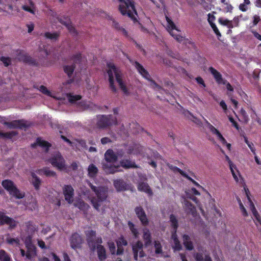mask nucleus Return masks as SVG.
<instances>
[{"label": "nucleus", "mask_w": 261, "mask_h": 261, "mask_svg": "<svg viewBox=\"0 0 261 261\" xmlns=\"http://www.w3.org/2000/svg\"><path fill=\"white\" fill-rule=\"evenodd\" d=\"M106 163L103 164V168L107 173H113L118 171L120 165L126 168L134 167V163L128 160L119 161L120 157L116 155L112 150H108L105 154Z\"/></svg>", "instance_id": "nucleus-1"}, {"label": "nucleus", "mask_w": 261, "mask_h": 261, "mask_svg": "<svg viewBox=\"0 0 261 261\" xmlns=\"http://www.w3.org/2000/svg\"><path fill=\"white\" fill-rule=\"evenodd\" d=\"M107 74L109 77V81L111 87L113 90L116 89L114 86L115 81L118 83L119 86L125 94L129 93L128 88L121 79V75L120 74L119 70L112 63L108 65Z\"/></svg>", "instance_id": "nucleus-2"}, {"label": "nucleus", "mask_w": 261, "mask_h": 261, "mask_svg": "<svg viewBox=\"0 0 261 261\" xmlns=\"http://www.w3.org/2000/svg\"><path fill=\"white\" fill-rule=\"evenodd\" d=\"M86 236L87 237V241L89 247L92 250L96 248L97 251L98 257L100 260L106 258V250L102 246L100 245L102 241L101 239L95 240V232L92 230H88L86 231Z\"/></svg>", "instance_id": "nucleus-3"}, {"label": "nucleus", "mask_w": 261, "mask_h": 261, "mask_svg": "<svg viewBox=\"0 0 261 261\" xmlns=\"http://www.w3.org/2000/svg\"><path fill=\"white\" fill-rule=\"evenodd\" d=\"M119 10L123 15H127L134 21H137V14L134 2L132 0H119Z\"/></svg>", "instance_id": "nucleus-4"}, {"label": "nucleus", "mask_w": 261, "mask_h": 261, "mask_svg": "<svg viewBox=\"0 0 261 261\" xmlns=\"http://www.w3.org/2000/svg\"><path fill=\"white\" fill-rule=\"evenodd\" d=\"M91 188L95 192L96 198L95 197H89L91 200L93 206L96 210L98 209L101 203L106 200L107 197V189L105 187H99L97 188L96 187L90 184Z\"/></svg>", "instance_id": "nucleus-5"}, {"label": "nucleus", "mask_w": 261, "mask_h": 261, "mask_svg": "<svg viewBox=\"0 0 261 261\" xmlns=\"http://www.w3.org/2000/svg\"><path fill=\"white\" fill-rule=\"evenodd\" d=\"M170 221L172 227L171 231V246L174 251H179L182 249V245L180 244L177 234L176 230L178 227L177 220L173 215L170 217Z\"/></svg>", "instance_id": "nucleus-6"}, {"label": "nucleus", "mask_w": 261, "mask_h": 261, "mask_svg": "<svg viewBox=\"0 0 261 261\" xmlns=\"http://www.w3.org/2000/svg\"><path fill=\"white\" fill-rule=\"evenodd\" d=\"M2 185L9 192L10 195L17 198H22L24 196V193L19 191L14 182L11 180L6 179L3 180Z\"/></svg>", "instance_id": "nucleus-7"}, {"label": "nucleus", "mask_w": 261, "mask_h": 261, "mask_svg": "<svg viewBox=\"0 0 261 261\" xmlns=\"http://www.w3.org/2000/svg\"><path fill=\"white\" fill-rule=\"evenodd\" d=\"M244 190L245 193V195L247 198V199L248 200V203H249L250 209L251 211L253 216L254 218V221L257 226L259 224L261 225L260 217L259 214L258 213L257 211H256L254 204L251 200V199L249 197V190L245 185L244 186Z\"/></svg>", "instance_id": "nucleus-8"}, {"label": "nucleus", "mask_w": 261, "mask_h": 261, "mask_svg": "<svg viewBox=\"0 0 261 261\" xmlns=\"http://www.w3.org/2000/svg\"><path fill=\"white\" fill-rule=\"evenodd\" d=\"M49 161L54 167L60 170L66 169L64 160L59 152H56Z\"/></svg>", "instance_id": "nucleus-9"}, {"label": "nucleus", "mask_w": 261, "mask_h": 261, "mask_svg": "<svg viewBox=\"0 0 261 261\" xmlns=\"http://www.w3.org/2000/svg\"><path fill=\"white\" fill-rule=\"evenodd\" d=\"M167 22V29L170 34L178 42H181L184 38L179 34V31L176 28L173 22L168 17H166Z\"/></svg>", "instance_id": "nucleus-10"}, {"label": "nucleus", "mask_w": 261, "mask_h": 261, "mask_svg": "<svg viewBox=\"0 0 261 261\" xmlns=\"http://www.w3.org/2000/svg\"><path fill=\"white\" fill-rule=\"evenodd\" d=\"M24 241L27 249L26 258L30 260H33L37 254L36 247L32 243L31 237L29 236L27 237L24 239Z\"/></svg>", "instance_id": "nucleus-11"}, {"label": "nucleus", "mask_w": 261, "mask_h": 261, "mask_svg": "<svg viewBox=\"0 0 261 261\" xmlns=\"http://www.w3.org/2000/svg\"><path fill=\"white\" fill-rule=\"evenodd\" d=\"M116 123L117 120L115 117L100 116L98 117L97 125L99 127L102 128Z\"/></svg>", "instance_id": "nucleus-12"}, {"label": "nucleus", "mask_w": 261, "mask_h": 261, "mask_svg": "<svg viewBox=\"0 0 261 261\" xmlns=\"http://www.w3.org/2000/svg\"><path fill=\"white\" fill-rule=\"evenodd\" d=\"M218 22L222 25L228 28L229 29L228 33H230L231 32V29L239 25V18L238 17H235L232 20H229L224 17H220L218 19Z\"/></svg>", "instance_id": "nucleus-13"}, {"label": "nucleus", "mask_w": 261, "mask_h": 261, "mask_svg": "<svg viewBox=\"0 0 261 261\" xmlns=\"http://www.w3.org/2000/svg\"><path fill=\"white\" fill-rule=\"evenodd\" d=\"M143 243L140 241H138L132 245L134 258L136 260L137 259L138 256L142 257L145 255L144 252L143 251Z\"/></svg>", "instance_id": "nucleus-14"}, {"label": "nucleus", "mask_w": 261, "mask_h": 261, "mask_svg": "<svg viewBox=\"0 0 261 261\" xmlns=\"http://www.w3.org/2000/svg\"><path fill=\"white\" fill-rule=\"evenodd\" d=\"M7 224L10 229L14 228L17 225V222L0 212V224Z\"/></svg>", "instance_id": "nucleus-15"}, {"label": "nucleus", "mask_w": 261, "mask_h": 261, "mask_svg": "<svg viewBox=\"0 0 261 261\" xmlns=\"http://www.w3.org/2000/svg\"><path fill=\"white\" fill-rule=\"evenodd\" d=\"M63 193L65 200L68 203H72L73 200V196L74 194V190L70 186H65L63 189Z\"/></svg>", "instance_id": "nucleus-16"}, {"label": "nucleus", "mask_w": 261, "mask_h": 261, "mask_svg": "<svg viewBox=\"0 0 261 261\" xmlns=\"http://www.w3.org/2000/svg\"><path fill=\"white\" fill-rule=\"evenodd\" d=\"M83 242V240L77 233L73 234L70 238V245L73 249L80 247Z\"/></svg>", "instance_id": "nucleus-17"}, {"label": "nucleus", "mask_w": 261, "mask_h": 261, "mask_svg": "<svg viewBox=\"0 0 261 261\" xmlns=\"http://www.w3.org/2000/svg\"><path fill=\"white\" fill-rule=\"evenodd\" d=\"M135 212L142 224L147 225L148 223V221L143 208L141 207H137L135 209Z\"/></svg>", "instance_id": "nucleus-18"}, {"label": "nucleus", "mask_w": 261, "mask_h": 261, "mask_svg": "<svg viewBox=\"0 0 261 261\" xmlns=\"http://www.w3.org/2000/svg\"><path fill=\"white\" fill-rule=\"evenodd\" d=\"M61 23L64 25L69 32L74 33L75 29L68 17L62 16L57 18Z\"/></svg>", "instance_id": "nucleus-19"}, {"label": "nucleus", "mask_w": 261, "mask_h": 261, "mask_svg": "<svg viewBox=\"0 0 261 261\" xmlns=\"http://www.w3.org/2000/svg\"><path fill=\"white\" fill-rule=\"evenodd\" d=\"M0 122L7 125L9 128L22 127L23 123L22 121L15 120L11 122H7L5 121V118L0 117Z\"/></svg>", "instance_id": "nucleus-20"}, {"label": "nucleus", "mask_w": 261, "mask_h": 261, "mask_svg": "<svg viewBox=\"0 0 261 261\" xmlns=\"http://www.w3.org/2000/svg\"><path fill=\"white\" fill-rule=\"evenodd\" d=\"M208 70L211 72V73L213 75L214 77L215 78L216 81L217 82L218 84H225V81L223 79L222 75L217 70H216L213 67H211L209 68Z\"/></svg>", "instance_id": "nucleus-21"}, {"label": "nucleus", "mask_w": 261, "mask_h": 261, "mask_svg": "<svg viewBox=\"0 0 261 261\" xmlns=\"http://www.w3.org/2000/svg\"><path fill=\"white\" fill-rule=\"evenodd\" d=\"M79 108L83 110H95L97 109V107L90 101H82L79 103Z\"/></svg>", "instance_id": "nucleus-22"}, {"label": "nucleus", "mask_w": 261, "mask_h": 261, "mask_svg": "<svg viewBox=\"0 0 261 261\" xmlns=\"http://www.w3.org/2000/svg\"><path fill=\"white\" fill-rule=\"evenodd\" d=\"M182 241L186 249L188 250H192L193 249V243L191 238L189 236L186 234H184L182 236Z\"/></svg>", "instance_id": "nucleus-23"}, {"label": "nucleus", "mask_w": 261, "mask_h": 261, "mask_svg": "<svg viewBox=\"0 0 261 261\" xmlns=\"http://www.w3.org/2000/svg\"><path fill=\"white\" fill-rule=\"evenodd\" d=\"M36 88H37L39 91H40L41 92H42L43 94H44L47 96H50L51 97L54 98L56 99L57 100H61L62 99V97H58L56 95H55L54 93L49 91L47 90L46 87L43 85H41L39 86H36Z\"/></svg>", "instance_id": "nucleus-24"}, {"label": "nucleus", "mask_w": 261, "mask_h": 261, "mask_svg": "<svg viewBox=\"0 0 261 261\" xmlns=\"http://www.w3.org/2000/svg\"><path fill=\"white\" fill-rule=\"evenodd\" d=\"M118 249L117 250V254H121L123 252V249L122 247L123 246H126L127 242L126 240L122 237L118 238L116 241Z\"/></svg>", "instance_id": "nucleus-25"}, {"label": "nucleus", "mask_w": 261, "mask_h": 261, "mask_svg": "<svg viewBox=\"0 0 261 261\" xmlns=\"http://www.w3.org/2000/svg\"><path fill=\"white\" fill-rule=\"evenodd\" d=\"M134 65L138 72L144 77L145 79L150 80V75L148 72L140 65L139 63L136 62Z\"/></svg>", "instance_id": "nucleus-26"}, {"label": "nucleus", "mask_w": 261, "mask_h": 261, "mask_svg": "<svg viewBox=\"0 0 261 261\" xmlns=\"http://www.w3.org/2000/svg\"><path fill=\"white\" fill-rule=\"evenodd\" d=\"M143 239L145 246H148L151 244V233L148 228H145L143 229Z\"/></svg>", "instance_id": "nucleus-27"}, {"label": "nucleus", "mask_w": 261, "mask_h": 261, "mask_svg": "<svg viewBox=\"0 0 261 261\" xmlns=\"http://www.w3.org/2000/svg\"><path fill=\"white\" fill-rule=\"evenodd\" d=\"M207 20L208 22L210 23L211 27L212 28L213 31L218 36H221L220 33L219 31V30L218 29L217 27H216V24L214 23V21L215 20V16L211 13H209L207 15Z\"/></svg>", "instance_id": "nucleus-28"}, {"label": "nucleus", "mask_w": 261, "mask_h": 261, "mask_svg": "<svg viewBox=\"0 0 261 261\" xmlns=\"http://www.w3.org/2000/svg\"><path fill=\"white\" fill-rule=\"evenodd\" d=\"M36 173L40 175H45L47 176H55L56 173L53 171L49 170L47 168L38 169L36 171Z\"/></svg>", "instance_id": "nucleus-29"}, {"label": "nucleus", "mask_w": 261, "mask_h": 261, "mask_svg": "<svg viewBox=\"0 0 261 261\" xmlns=\"http://www.w3.org/2000/svg\"><path fill=\"white\" fill-rule=\"evenodd\" d=\"M184 207L188 213H191L192 215L194 216L195 212V208L191 203L186 199H185L184 202Z\"/></svg>", "instance_id": "nucleus-30"}, {"label": "nucleus", "mask_w": 261, "mask_h": 261, "mask_svg": "<svg viewBox=\"0 0 261 261\" xmlns=\"http://www.w3.org/2000/svg\"><path fill=\"white\" fill-rule=\"evenodd\" d=\"M34 147L39 146L43 148H45V151H47L48 150L49 147L50 146V145L48 142L42 140L41 139H38L37 140L36 143L33 145Z\"/></svg>", "instance_id": "nucleus-31"}, {"label": "nucleus", "mask_w": 261, "mask_h": 261, "mask_svg": "<svg viewBox=\"0 0 261 261\" xmlns=\"http://www.w3.org/2000/svg\"><path fill=\"white\" fill-rule=\"evenodd\" d=\"M74 205L83 211H86L89 208L88 205L81 199L76 200L74 202Z\"/></svg>", "instance_id": "nucleus-32"}, {"label": "nucleus", "mask_w": 261, "mask_h": 261, "mask_svg": "<svg viewBox=\"0 0 261 261\" xmlns=\"http://www.w3.org/2000/svg\"><path fill=\"white\" fill-rule=\"evenodd\" d=\"M114 185L117 191H120L126 189V185L124 182L121 180H115Z\"/></svg>", "instance_id": "nucleus-33"}, {"label": "nucleus", "mask_w": 261, "mask_h": 261, "mask_svg": "<svg viewBox=\"0 0 261 261\" xmlns=\"http://www.w3.org/2000/svg\"><path fill=\"white\" fill-rule=\"evenodd\" d=\"M6 241L7 243L13 246H19L20 242L19 239L11 238L9 234L6 235Z\"/></svg>", "instance_id": "nucleus-34"}, {"label": "nucleus", "mask_w": 261, "mask_h": 261, "mask_svg": "<svg viewBox=\"0 0 261 261\" xmlns=\"http://www.w3.org/2000/svg\"><path fill=\"white\" fill-rule=\"evenodd\" d=\"M175 171H177L179 172L181 175H182L183 176L185 177L189 180H191L196 186L199 188H202V187L196 181L192 179L190 177H189L186 173H185L184 171H181L180 169L177 168H175Z\"/></svg>", "instance_id": "nucleus-35"}, {"label": "nucleus", "mask_w": 261, "mask_h": 261, "mask_svg": "<svg viewBox=\"0 0 261 261\" xmlns=\"http://www.w3.org/2000/svg\"><path fill=\"white\" fill-rule=\"evenodd\" d=\"M138 189L139 191H143L148 193V194H151L152 193L149 186L145 182L139 184L138 187Z\"/></svg>", "instance_id": "nucleus-36"}, {"label": "nucleus", "mask_w": 261, "mask_h": 261, "mask_svg": "<svg viewBox=\"0 0 261 261\" xmlns=\"http://www.w3.org/2000/svg\"><path fill=\"white\" fill-rule=\"evenodd\" d=\"M31 176L32 177V182L34 185V187L36 189H39L40 184H41V180L35 174V173L32 172L31 173Z\"/></svg>", "instance_id": "nucleus-37"}, {"label": "nucleus", "mask_w": 261, "mask_h": 261, "mask_svg": "<svg viewBox=\"0 0 261 261\" xmlns=\"http://www.w3.org/2000/svg\"><path fill=\"white\" fill-rule=\"evenodd\" d=\"M0 261H12V259L5 250H0Z\"/></svg>", "instance_id": "nucleus-38"}, {"label": "nucleus", "mask_w": 261, "mask_h": 261, "mask_svg": "<svg viewBox=\"0 0 261 261\" xmlns=\"http://www.w3.org/2000/svg\"><path fill=\"white\" fill-rule=\"evenodd\" d=\"M128 225L130 230L131 231L132 233L133 234L134 237L136 238H138L139 235V233L135 225L133 223L128 222Z\"/></svg>", "instance_id": "nucleus-39"}, {"label": "nucleus", "mask_w": 261, "mask_h": 261, "mask_svg": "<svg viewBox=\"0 0 261 261\" xmlns=\"http://www.w3.org/2000/svg\"><path fill=\"white\" fill-rule=\"evenodd\" d=\"M240 120L243 122L244 123H247L249 120L248 116L245 112V111L243 109H241L240 113Z\"/></svg>", "instance_id": "nucleus-40"}, {"label": "nucleus", "mask_w": 261, "mask_h": 261, "mask_svg": "<svg viewBox=\"0 0 261 261\" xmlns=\"http://www.w3.org/2000/svg\"><path fill=\"white\" fill-rule=\"evenodd\" d=\"M195 257L197 261H212L208 255H205L203 257V255L199 253H196Z\"/></svg>", "instance_id": "nucleus-41"}, {"label": "nucleus", "mask_w": 261, "mask_h": 261, "mask_svg": "<svg viewBox=\"0 0 261 261\" xmlns=\"http://www.w3.org/2000/svg\"><path fill=\"white\" fill-rule=\"evenodd\" d=\"M22 8L24 10L29 12L32 14L35 13V7L32 1L30 3V6L23 5Z\"/></svg>", "instance_id": "nucleus-42"}, {"label": "nucleus", "mask_w": 261, "mask_h": 261, "mask_svg": "<svg viewBox=\"0 0 261 261\" xmlns=\"http://www.w3.org/2000/svg\"><path fill=\"white\" fill-rule=\"evenodd\" d=\"M88 174L90 177H93L97 172V168L93 164L90 165L88 167Z\"/></svg>", "instance_id": "nucleus-43"}, {"label": "nucleus", "mask_w": 261, "mask_h": 261, "mask_svg": "<svg viewBox=\"0 0 261 261\" xmlns=\"http://www.w3.org/2000/svg\"><path fill=\"white\" fill-rule=\"evenodd\" d=\"M74 65L73 64L67 65L64 67V71L68 75H71L74 69Z\"/></svg>", "instance_id": "nucleus-44"}, {"label": "nucleus", "mask_w": 261, "mask_h": 261, "mask_svg": "<svg viewBox=\"0 0 261 261\" xmlns=\"http://www.w3.org/2000/svg\"><path fill=\"white\" fill-rule=\"evenodd\" d=\"M112 25L115 28L120 31V32H121L123 35L125 36L127 35V31L124 28L121 27L118 22L115 21H113Z\"/></svg>", "instance_id": "nucleus-45"}, {"label": "nucleus", "mask_w": 261, "mask_h": 261, "mask_svg": "<svg viewBox=\"0 0 261 261\" xmlns=\"http://www.w3.org/2000/svg\"><path fill=\"white\" fill-rule=\"evenodd\" d=\"M206 124H207V127L210 130V132L216 136L219 134L220 133V132L213 125H212L210 123H209L207 121H206Z\"/></svg>", "instance_id": "nucleus-46"}, {"label": "nucleus", "mask_w": 261, "mask_h": 261, "mask_svg": "<svg viewBox=\"0 0 261 261\" xmlns=\"http://www.w3.org/2000/svg\"><path fill=\"white\" fill-rule=\"evenodd\" d=\"M66 96L68 98V100L71 103L75 102L77 100H80L81 98V97L80 95H72L70 94H67Z\"/></svg>", "instance_id": "nucleus-47"}, {"label": "nucleus", "mask_w": 261, "mask_h": 261, "mask_svg": "<svg viewBox=\"0 0 261 261\" xmlns=\"http://www.w3.org/2000/svg\"><path fill=\"white\" fill-rule=\"evenodd\" d=\"M154 246L155 248V252L156 254H161L162 253V245L159 241H154Z\"/></svg>", "instance_id": "nucleus-48"}, {"label": "nucleus", "mask_w": 261, "mask_h": 261, "mask_svg": "<svg viewBox=\"0 0 261 261\" xmlns=\"http://www.w3.org/2000/svg\"><path fill=\"white\" fill-rule=\"evenodd\" d=\"M45 37L50 39L52 40H56L59 37V34L57 33H46L45 34Z\"/></svg>", "instance_id": "nucleus-49"}, {"label": "nucleus", "mask_w": 261, "mask_h": 261, "mask_svg": "<svg viewBox=\"0 0 261 261\" xmlns=\"http://www.w3.org/2000/svg\"><path fill=\"white\" fill-rule=\"evenodd\" d=\"M232 175L233 176V179L237 182L240 183L242 182V178L240 174L239 171H238L236 173H233V174H232Z\"/></svg>", "instance_id": "nucleus-50"}, {"label": "nucleus", "mask_w": 261, "mask_h": 261, "mask_svg": "<svg viewBox=\"0 0 261 261\" xmlns=\"http://www.w3.org/2000/svg\"><path fill=\"white\" fill-rule=\"evenodd\" d=\"M238 201L239 204L240 208L241 209V212L242 213V214L244 216H247V211H246L245 208L244 207L241 199L240 198H238Z\"/></svg>", "instance_id": "nucleus-51"}, {"label": "nucleus", "mask_w": 261, "mask_h": 261, "mask_svg": "<svg viewBox=\"0 0 261 261\" xmlns=\"http://www.w3.org/2000/svg\"><path fill=\"white\" fill-rule=\"evenodd\" d=\"M108 246L109 247L110 251L112 254H115L116 252L117 253V251L116 250L115 245L113 242H109Z\"/></svg>", "instance_id": "nucleus-52"}, {"label": "nucleus", "mask_w": 261, "mask_h": 261, "mask_svg": "<svg viewBox=\"0 0 261 261\" xmlns=\"http://www.w3.org/2000/svg\"><path fill=\"white\" fill-rule=\"evenodd\" d=\"M27 227L28 228L27 231L29 233H32V232L35 230V227L31 223H28L27 224Z\"/></svg>", "instance_id": "nucleus-53"}, {"label": "nucleus", "mask_w": 261, "mask_h": 261, "mask_svg": "<svg viewBox=\"0 0 261 261\" xmlns=\"http://www.w3.org/2000/svg\"><path fill=\"white\" fill-rule=\"evenodd\" d=\"M224 9V11L226 12H228L231 11L232 9V7L227 3H224V5H223L222 6Z\"/></svg>", "instance_id": "nucleus-54"}, {"label": "nucleus", "mask_w": 261, "mask_h": 261, "mask_svg": "<svg viewBox=\"0 0 261 261\" xmlns=\"http://www.w3.org/2000/svg\"><path fill=\"white\" fill-rule=\"evenodd\" d=\"M1 61L6 66H8L11 63V60L9 58L2 57Z\"/></svg>", "instance_id": "nucleus-55"}, {"label": "nucleus", "mask_w": 261, "mask_h": 261, "mask_svg": "<svg viewBox=\"0 0 261 261\" xmlns=\"http://www.w3.org/2000/svg\"><path fill=\"white\" fill-rule=\"evenodd\" d=\"M217 139L221 143H226V141L225 138L223 137L221 133L219 134V135L216 136Z\"/></svg>", "instance_id": "nucleus-56"}, {"label": "nucleus", "mask_w": 261, "mask_h": 261, "mask_svg": "<svg viewBox=\"0 0 261 261\" xmlns=\"http://www.w3.org/2000/svg\"><path fill=\"white\" fill-rule=\"evenodd\" d=\"M13 136V133H4L0 132V137L3 138H10Z\"/></svg>", "instance_id": "nucleus-57"}, {"label": "nucleus", "mask_w": 261, "mask_h": 261, "mask_svg": "<svg viewBox=\"0 0 261 261\" xmlns=\"http://www.w3.org/2000/svg\"><path fill=\"white\" fill-rule=\"evenodd\" d=\"M229 167L231 174H233V173H236L239 171L236 166L234 164Z\"/></svg>", "instance_id": "nucleus-58"}, {"label": "nucleus", "mask_w": 261, "mask_h": 261, "mask_svg": "<svg viewBox=\"0 0 261 261\" xmlns=\"http://www.w3.org/2000/svg\"><path fill=\"white\" fill-rule=\"evenodd\" d=\"M220 106L223 109L224 111L225 112H226V111L227 110V106L226 104L225 103V102H224V101H223V100L221 101L220 102Z\"/></svg>", "instance_id": "nucleus-59"}, {"label": "nucleus", "mask_w": 261, "mask_h": 261, "mask_svg": "<svg viewBox=\"0 0 261 261\" xmlns=\"http://www.w3.org/2000/svg\"><path fill=\"white\" fill-rule=\"evenodd\" d=\"M224 85H226V89H227L228 91H229V92L233 91V88L229 83L227 82V81H225V84Z\"/></svg>", "instance_id": "nucleus-60"}, {"label": "nucleus", "mask_w": 261, "mask_h": 261, "mask_svg": "<svg viewBox=\"0 0 261 261\" xmlns=\"http://www.w3.org/2000/svg\"><path fill=\"white\" fill-rule=\"evenodd\" d=\"M259 20H260V18L258 16L256 15L253 16V23L254 25H256Z\"/></svg>", "instance_id": "nucleus-61"}, {"label": "nucleus", "mask_w": 261, "mask_h": 261, "mask_svg": "<svg viewBox=\"0 0 261 261\" xmlns=\"http://www.w3.org/2000/svg\"><path fill=\"white\" fill-rule=\"evenodd\" d=\"M239 9L243 12L246 11L247 10V5H245L244 4H241L239 6Z\"/></svg>", "instance_id": "nucleus-62"}, {"label": "nucleus", "mask_w": 261, "mask_h": 261, "mask_svg": "<svg viewBox=\"0 0 261 261\" xmlns=\"http://www.w3.org/2000/svg\"><path fill=\"white\" fill-rule=\"evenodd\" d=\"M110 139L107 137H105L101 139V142L102 144H106L110 142Z\"/></svg>", "instance_id": "nucleus-63"}, {"label": "nucleus", "mask_w": 261, "mask_h": 261, "mask_svg": "<svg viewBox=\"0 0 261 261\" xmlns=\"http://www.w3.org/2000/svg\"><path fill=\"white\" fill-rule=\"evenodd\" d=\"M252 34H253L254 36L257 38V39H258L259 40L261 41V35L258 34L257 32H256V31H252Z\"/></svg>", "instance_id": "nucleus-64"}]
</instances>
